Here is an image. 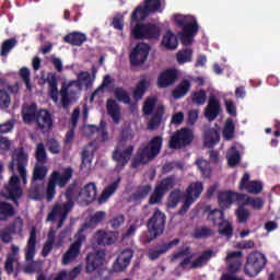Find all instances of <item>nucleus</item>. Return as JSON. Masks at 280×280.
<instances>
[{
	"label": "nucleus",
	"mask_w": 280,
	"mask_h": 280,
	"mask_svg": "<svg viewBox=\"0 0 280 280\" xmlns=\"http://www.w3.org/2000/svg\"><path fill=\"white\" fill-rule=\"evenodd\" d=\"M95 77L91 75L89 72H81L78 74L75 81H70L68 83H62L58 98V81H56V75L48 74L47 82L49 86V95L59 108H69L71 104H75L80 100V93L82 89H89L93 84Z\"/></svg>",
	"instance_id": "obj_1"
},
{
	"label": "nucleus",
	"mask_w": 280,
	"mask_h": 280,
	"mask_svg": "<svg viewBox=\"0 0 280 280\" xmlns=\"http://www.w3.org/2000/svg\"><path fill=\"white\" fill-rule=\"evenodd\" d=\"M27 155L23 149H16L12 155V161L9 164V170L12 172V176L9 180V185L4 188L2 196L4 198H10L11 200H16L23 196V189L19 185V174L22 178L24 185H27Z\"/></svg>",
	"instance_id": "obj_2"
},
{
	"label": "nucleus",
	"mask_w": 280,
	"mask_h": 280,
	"mask_svg": "<svg viewBox=\"0 0 280 280\" xmlns=\"http://www.w3.org/2000/svg\"><path fill=\"white\" fill-rule=\"evenodd\" d=\"M132 133L129 136H122L119 139L114 152L113 160L116 163V170H124L130 159H132V153L135 152V145H132Z\"/></svg>",
	"instance_id": "obj_3"
},
{
	"label": "nucleus",
	"mask_w": 280,
	"mask_h": 280,
	"mask_svg": "<svg viewBox=\"0 0 280 280\" xmlns=\"http://www.w3.org/2000/svg\"><path fill=\"white\" fill-rule=\"evenodd\" d=\"M174 21L179 27H184L179 34V39L186 47L194 44V36L198 34V22L194 15H174Z\"/></svg>",
	"instance_id": "obj_4"
},
{
	"label": "nucleus",
	"mask_w": 280,
	"mask_h": 280,
	"mask_svg": "<svg viewBox=\"0 0 280 280\" xmlns=\"http://www.w3.org/2000/svg\"><path fill=\"white\" fill-rule=\"evenodd\" d=\"M142 113L143 115H153L149 121V130H155L161 126L163 115H165V105L159 102L156 96H149L143 103Z\"/></svg>",
	"instance_id": "obj_5"
},
{
	"label": "nucleus",
	"mask_w": 280,
	"mask_h": 280,
	"mask_svg": "<svg viewBox=\"0 0 280 280\" xmlns=\"http://www.w3.org/2000/svg\"><path fill=\"white\" fill-rule=\"evenodd\" d=\"M72 209L73 199L71 198V191H67L60 196V202L54 206L51 213L47 218V222H59L58 229H60Z\"/></svg>",
	"instance_id": "obj_6"
},
{
	"label": "nucleus",
	"mask_w": 280,
	"mask_h": 280,
	"mask_svg": "<svg viewBox=\"0 0 280 280\" xmlns=\"http://www.w3.org/2000/svg\"><path fill=\"white\" fill-rule=\"evenodd\" d=\"M71 176H73V170L70 167L63 168L62 171H55L50 174L46 190V198L48 202H51L54 200V196H56V185L57 187H66L71 180Z\"/></svg>",
	"instance_id": "obj_7"
},
{
	"label": "nucleus",
	"mask_w": 280,
	"mask_h": 280,
	"mask_svg": "<svg viewBox=\"0 0 280 280\" xmlns=\"http://www.w3.org/2000/svg\"><path fill=\"white\" fill-rule=\"evenodd\" d=\"M49 168L45 165L36 164L33 173V182H32V189L30 194V198L32 200H40V198H45V188L43 184H38V180H43Z\"/></svg>",
	"instance_id": "obj_8"
},
{
	"label": "nucleus",
	"mask_w": 280,
	"mask_h": 280,
	"mask_svg": "<svg viewBox=\"0 0 280 280\" xmlns=\"http://www.w3.org/2000/svg\"><path fill=\"white\" fill-rule=\"evenodd\" d=\"M202 191H205V186L201 182H192L189 184L188 188L186 189V195L183 198V206L179 210V213L183 214L186 211H189V207L200 198L202 195Z\"/></svg>",
	"instance_id": "obj_9"
},
{
	"label": "nucleus",
	"mask_w": 280,
	"mask_h": 280,
	"mask_svg": "<svg viewBox=\"0 0 280 280\" xmlns=\"http://www.w3.org/2000/svg\"><path fill=\"white\" fill-rule=\"evenodd\" d=\"M163 138L158 136L151 139L147 147L140 148L138 151V159L140 163H148L149 161H152V159L161 152Z\"/></svg>",
	"instance_id": "obj_10"
},
{
	"label": "nucleus",
	"mask_w": 280,
	"mask_h": 280,
	"mask_svg": "<svg viewBox=\"0 0 280 280\" xmlns=\"http://www.w3.org/2000/svg\"><path fill=\"white\" fill-rule=\"evenodd\" d=\"M266 267V256L260 252L249 254L245 265V275L248 277H257Z\"/></svg>",
	"instance_id": "obj_11"
},
{
	"label": "nucleus",
	"mask_w": 280,
	"mask_h": 280,
	"mask_svg": "<svg viewBox=\"0 0 280 280\" xmlns=\"http://www.w3.org/2000/svg\"><path fill=\"white\" fill-rule=\"evenodd\" d=\"M208 220L214 226L219 228L220 235H224L225 237H231L233 235V226L229 221L224 220V212L222 210H212L208 215Z\"/></svg>",
	"instance_id": "obj_12"
},
{
	"label": "nucleus",
	"mask_w": 280,
	"mask_h": 280,
	"mask_svg": "<svg viewBox=\"0 0 280 280\" xmlns=\"http://www.w3.org/2000/svg\"><path fill=\"white\" fill-rule=\"evenodd\" d=\"M228 273L223 275L221 280H244L235 277V272L242 270V252H229L226 256Z\"/></svg>",
	"instance_id": "obj_13"
},
{
	"label": "nucleus",
	"mask_w": 280,
	"mask_h": 280,
	"mask_svg": "<svg viewBox=\"0 0 280 280\" xmlns=\"http://www.w3.org/2000/svg\"><path fill=\"white\" fill-rule=\"evenodd\" d=\"M131 36L137 39L159 38L161 36V26L154 24H137L131 28Z\"/></svg>",
	"instance_id": "obj_14"
},
{
	"label": "nucleus",
	"mask_w": 280,
	"mask_h": 280,
	"mask_svg": "<svg viewBox=\"0 0 280 280\" xmlns=\"http://www.w3.org/2000/svg\"><path fill=\"white\" fill-rule=\"evenodd\" d=\"M191 141H194V131L189 128H183L171 137L168 145L172 150H178L189 145Z\"/></svg>",
	"instance_id": "obj_15"
},
{
	"label": "nucleus",
	"mask_w": 280,
	"mask_h": 280,
	"mask_svg": "<svg viewBox=\"0 0 280 280\" xmlns=\"http://www.w3.org/2000/svg\"><path fill=\"white\" fill-rule=\"evenodd\" d=\"M86 240V236L82 234V232H78L74 236V243H72L69 247V249L63 254L61 264L63 266H69L72 261H75L78 259V256L80 255V248H82V242Z\"/></svg>",
	"instance_id": "obj_16"
},
{
	"label": "nucleus",
	"mask_w": 280,
	"mask_h": 280,
	"mask_svg": "<svg viewBox=\"0 0 280 280\" xmlns=\"http://www.w3.org/2000/svg\"><path fill=\"white\" fill-rule=\"evenodd\" d=\"M176 185V180L174 177H167L163 179L158 186L155 187L153 194L151 195L149 199L150 205H159L161 200H163V196L167 194L168 189H172Z\"/></svg>",
	"instance_id": "obj_17"
},
{
	"label": "nucleus",
	"mask_w": 280,
	"mask_h": 280,
	"mask_svg": "<svg viewBox=\"0 0 280 280\" xmlns=\"http://www.w3.org/2000/svg\"><path fill=\"white\" fill-rule=\"evenodd\" d=\"M165 229V214L161 210H155L148 223V231L152 237H156L163 233Z\"/></svg>",
	"instance_id": "obj_18"
},
{
	"label": "nucleus",
	"mask_w": 280,
	"mask_h": 280,
	"mask_svg": "<svg viewBox=\"0 0 280 280\" xmlns=\"http://www.w3.org/2000/svg\"><path fill=\"white\" fill-rule=\"evenodd\" d=\"M222 113V105L220 98L214 94H211L208 100V105L205 108L203 115L208 121H215Z\"/></svg>",
	"instance_id": "obj_19"
},
{
	"label": "nucleus",
	"mask_w": 280,
	"mask_h": 280,
	"mask_svg": "<svg viewBox=\"0 0 280 280\" xmlns=\"http://www.w3.org/2000/svg\"><path fill=\"white\" fill-rule=\"evenodd\" d=\"M150 54V46L145 43H139L130 54V62L136 67L139 65H143L145 60H148V56Z\"/></svg>",
	"instance_id": "obj_20"
},
{
	"label": "nucleus",
	"mask_w": 280,
	"mask_h": 280,
	"mask_svg": "<svg viewBox=\"0 0 280 280\" xmlns=\"http://www.w3.org/2000/svg\"><path fill=\"white\" fill-rule=\"evenodd\" d=\"M240 189L247 191L248 194H253L257 196V194H261L264 190V184L259 180L250 182V174L245 173L240 183Z\"/></svg>",
	"instance_id": "obj_21"
},
{
	"label": "nucleus",
	"mask_w": 280,
	"mask_h": 280,
	"mask_svg": "<svg viewBox=\"0 0 280 280\" xmlns=\"http://www.w3.org/2000/svg\"><path fill=\"white\" fill-rule=\"evenodd\" d=\"M95 198H97V186L95 183H89L79 192L78 201L81 205H90Z\"/></svg>",
	"instance_id": "obj_22"
},
{
	"label": "nucleus",
	"mask_w": 280,
	"mask_h": 280,
	"mask_svg": "<svg viewBox=\"0 0 280 280\" xmlns=\"http://www.w3.org/2000/svg\"><path fill=\"white\" fill-rule=\"evenodd\" d=\"M105 257L106 254H104V252H96L94 254L88 255V261L85 266V271L88 272V275L95 272L97 268L104 266Z\"/></svg>",
	"instance_id": "obj_23"
},
{
	"label": "nucleus",
	"mask_w": 280,
	"mask_h": 280,
	"mask_svg": "<svg viewBox=\"0 0 280 280\" xmlns=\"http://www.w3.org/2000/svg\"><path fill=\"white\" fill-rule=\"evenodd\" d=\"M35 119L37 127L39 128V130H42V132H49V130L54 126V119L51 118V114H49L47 109H40L37 113Z\"/></svg>",
	"instance_id": "obj_24"
},
{
	"label": "nucleus",
	"mask_w": 280,
	"mask_h": 280,
	"mask_svg": "<svg viewBox=\"0 0 280 280\" xmlns=\"http://www.w3.org/2000/svg\"><path fill=\"white\" fill-rule=\"evenodd\" d=\"M133 253L131 249H125L118 254L117 260L114 262V271L115 272H124L128 266H130V261L132 259Z\"/></svg>",
	"instance_id": "obj_25"
},
{
	"label": "nucleus",
	"mask_w": 280,
	"mask_h": 280,
	"mask_svg": "<svg viewBox=\"0 0 280 280\" xmlns=\"http://www.w3.org/2000/svg\"><path fill=\"white\" fill-rule=\"evenodd\" d=\"M233 202H240V205H242V195L231 190L220 192L219 205L221 209H229Z\"/></svg>",
	"instance_id": "obj_26"
},
{
	"label": "nucleus",
	"mask_w": 280,
	"mask_h": 280,
	"mask_svg": "<svg viewBox=\"0 0 280 280\" xmlns=\"http://www.w3.org/2000/svg\"><path fill=\"white\" fill-rule=\"evenodd\" d=\"M191 259H194V254L188 247L179 249L172 257V261L178 264L182 268H187L191 264Z\"/></svg>",
	"instance_id": "obj_27"
},
{
	"label": "nucleus",
	"mask_w": 280,
	"mask_h": 280,
	"mask_svg": "<svg viewBox=\"0 0 280 280\" xmlns=\"http://www.w3.org/2000/svg\"><path fill=\"white\" fill-rule=\"evenodd\" d=\"M93 240H94V242H96V244H100L102 246H108V245L115 244V242H117V233L105 232L103 230H100L95 233Z\"/></svg>",
	"instance_id": "obj_28"
},
{
	"label": "nucleus",
	"mask_w": 280,
	"mask_h": 280,
	"mask_svg": "<svg viewBox=\"0 0 280 280\" xmlns=\"http://www.w3.org/2000/svg\"><path fill=\"white\" fill-rule=\"evenodd\" d=\"M107 113L114 121V124H121V119H124V115L121 114V107H119V104H117V101L110 98L107 101Z\"/></svg>",
	"instance_id": "obj_29"
},
{
	"label": "nucleus",
	"mask_w": 280,
	"mask_h": 280,
	"mask_svg": "<svg viewBox=\"0 0 280 280\" xmlns=\"http://www.w3.org/2000/svg\"><path fill=\"white\" fill-rule=\"evenodd\" d=\"M95 132H97V135L102 141H108V132L106 131V122H101V126L98 128L93 125H85L83 127V133L86 137H91V135H95Z\"/></svg>",
	"instance_id": "obj_30"
},
{
	"label": "nucleus",
	"mask_w": 280,
	"mask_h": 280,
	"mask_svg": "<svg viewBox=\"0 0 280 280\" xmlns=\"http://www.w3.org/2000/svg\"><path fill=\"white\" fill-rule=\"evenodd\" d=\"M19 253H21V248L16 245H11V250L7 256V260L4 264V268L8 275H12L14 272V264L19 261Z\"/></svg>",
	"instance_id": "obj_31"
},
{
	"label": "nucleus",
	"mask_w": 280,
	"mask_h": 280,
	"mask_svg": "<svg viewBox=\"0 0 280 280\" xmlns=\"http://www.w3.org/2000/svg\"><path fill=\"white\" fill-rule=\"evenodd\" d=\"M176 82V71L175 70H165L158 77V86L159 89H167Z\"/></svg>",
	"instance_id": "obj_32"
},
{
	"label": "nucleus",
	"mask_w": 280,
	"mask_h": 280,
	"mask_svg": "<svg viewBox=\"0 0 280 280\" xmlns=\"http://www.w3.org/2000/svg\"><path fill=\"white\" fill-rule=\"evenodd\" d=\"M179 241L178 240H174L173 242L162 245L160 247H156L154 249H150L148 255H149V259H151L152 261H154V259H159V257H161V255H163V253H167V250H170V248H173V246H178Z\"/></svg>",
	"instance_id": "obj_33"
},
{
	"label": "nucleus",
	"mask_w": 280,
	"mask_h": 280,
	"mask_svg": "<svg viewBox=\"0 0 280 280\" xmlns=\"http://www.w3.org/2000/svg\"><path fill=\"white\" fill-rule=\"evenodd\" d=\"M36 255V230H32L30 238L25 248V259L26 261H32Z\"/></svg>",
	"instance_id": "obj_34"
},
{
	"label": "nucleus",
	"mask_w": 280,
	"mask_h": 280,
	"mask_svg": "<svg viewBox=\"0 0 280 280\" xmlns=\"http://www.w3.org/2000/svg\"><path fill=\"white\" fill-rule=\"evenodd\" d=\"M191 89V82L187 79H184L172 92V95L175 100H180L185 97L189 90Z\"/></svg>",
	"instance_id": "obj_35"
},
{
	"label": "nucleus",
	"mask_w": 280,
	"mask_h": 280,
	"mask_svg": "<svg viewBox=\"0 0 280 280\" xmlns=\"http://www.w3.org/2000/svg\"><path fill=\"white\" fill-rule=\"evenodd\" d=\"M241 205H249L253 209H264V199L259 197H250L248 195H241Z\"/></svg>",
	"instance_id": "obj_36"
},
{
	"label": "nucleus",
	"mask_w": 280,
	"mask_h": 280,
	"mask_svg": "<svg viewBox=\"0 0 280 280\" xmlns=\"http://www.w3.org/2000/svg\"><path fill=\"white\" fill-rule=\"evenodd\" d=\"M105 218H106V212L104 211L95 212L94 214L91 215L90 221L83 224V226L79 230V232H81V234H84V231H86V229H91L96 224H100V222H102V220H104Z\"/></svg>",
	"instance_id": "obj_37"
},
{
	"label": "nucleus",
	"mask_w": 280,
	"mask_h": 280,
	"mask_svg": "<svg viewBox=\"0 0 280 280\" xmlns=\"http://www.w3.org/2000/svg\"><path fill=\"white\" fill-rule=\"evenodd\" d=\"M22 117L25 124H32L36 120V104L24 105L22 108Z\"/></svg>",
	"instance_id": "obj_38"
},
{
	"label": "nucleus",
	"mask_w": 280,
	"mask_h": 280,
	"mask_svg": "<svg viewBox=\"0 0 280 280\" xmlns=\"http://www.w3.org/2000/svg\"><path fill=\"white\" fill-rule=\"evenodd\" d=\"M120 182H121V179L117 178L112 184H109L107 187H105L104 191L102 192V195L98 199L100 205H103V202H105L109 196H113V194H115V191H117V187H119Z\"/></svg>",
	"instance_id": "obj_39"
},
{
	"label": "nucleus",
	"mask_w": 280,
	"mask_h": 280,
	"mask_svg": "<svg viewBox=\"0 0 280 280\" xmlns=\"http://www.w3.org/2000/svg\"><path fill=\"white\" fill-rule=\"evenodd\" d=\"M148 86H150V79L142 78L133 90L135 100H141V97L145 95V91H148Z\"/></svg>",
	"instance_id": "obj_40"
},
{
	"label": "nucleus",
	"mask_w": 280,
	"mask_h": 280,
	"mask_svg": "<svg viewBox=\"0 0 280 280\" xmlns=\"http://www.w3.org/2000/svg\"><path fill=\"white\" fill-rule=\"evenodd\" d=\"M162 45L166 47V49H176L178 47V39L172 31H168L163 35Z\"/></svg>",
	"instance_id": "obj_41"
},
{
	"label": "nucleus",
	"mask_w": 280,
	"mask_h": 280,
	"mask_svg": "<svg viewBox=\"0 0 280 280\" xmlns=\"http://www.w3.org/2000/svg\"><path fill=\"white\" fill-rule=\"evenodd\" d=\"M220 142V133L215 129H209L205 135L206 148H213L215 143Z\"/></svg>",
	"instance_id": "obj_42"
},
{
	"label": "nucleus",
	"mask_w": 280,
	"mask_h": 280,
	"mask_svg": "<svg viewBox=\"0 0 280 280\" xmlns=\"http://www.w3.org/2000/svg\"><path fill=\"white\" fill-rule=\"evenodd\" d=\"M65 42L70 45H82L86 42V35L84 33L74 32L65 36Z\"/></svg>",
	"instance_id": "obj_43"
},
{
	"label": "nucleus",
	"mask_w": 280,
	"mask_h": 280,
	"mask_svg": "<svg viewBox=\"0 0 280 280\" xmlns=\"http://www.w3.org/2000/svg\"><path fill=\"white\" fill-rule=\"evenodd\" d=\"M228 164L230 167H235L240 163V151L237 144H233L226 153Z\"/></svg>",
	"instance_id": "obj_44"
},
{
	"label": "nucleus",
	"mask_w": 280,
	"mask_h": 280,
	"mask_svg": "<svg viewBox=\"0 0 280 280\" xmlns=\"http://www.w3.org/2000/svg\"><path fill=\"white\" fill-rule=\"evenodd\" d=\"M177 62L178 65H185L187 62H191L194 59V50L191 48H185L177 52Z\"/></svg>",
	"instance_id": "obj_45"
},
{
	"label": "nucleus",
	"mask_w": 280,
	"mask_h": 280,
	"mask_svg": "<svg viewBox=\"0 0 280 280\" xmlns=\"http://www.w3.org/2000/svg\"><path fill=\"white\" fill-rule=\"evenodd\" d=\"M148 14H150V12L144 5L136 8L131 14V25L135 24V21H144L148 19Z\"/></svg>",
	"instance_id": "obj_46"
},
{
	"label": "nucleus",
	"mask_w": 280,
	"mask_h": 280,
	"mask_svg": "<svg viewBox=\"0 0 280 280\" xmlns=\"http://www.w3.org/2000/svg\"><path fill=\"white\" fill-rule=\"evenodd\" d=\"M14 215V208L10 203L0 201V220L5 221Z\"/></svg>",
	"instance_id": "obj_47"
},
{
	"label": "nucleus",
	"mask_w": 280,
	"mask_h": 280,
	"mask_svg": "<svg viewBox=\"0 0 280 280\" xmlns=\"http://www.w3.org/2000/svg\"><path fill=\"white\" fill-rule=\"evenodd\" d=\"M95 152V145L89 144L84 148L82 152V167L85 165H91V161H93V154Z\"/></svg>",
	"instance_id": "obj_48"
},
{
	"label": "nucleus",
	"mask_w": 280,
	"mask_h": 280,
	"mask_svg": "<svg viewBox=\"0 0 280 280\" xmlns=\"http://www.w3.org/2000/svg\"><path fill=\"white\" fill-rule=\"evenodd\" d=\"M223 137L226 141H231L235 137V122L233 119L229 118L223 128Z\"/></svg>",
	"instance_id": "obj_49"
},
{
	"label": "nucleus",
	"mask_w": 280,
	"mask_h": 280,
	"mask_svg": "<svg viewBox=\"0 0 280 280\" xmlns=\"http://www.w3.org/2000/svg\"><path fill=\"white\" fill-rule=\"evenodd\" d=\"M196 165L198 170L201 172V176L203 178L211 177V166L209 165V162L207 160H198L196 162Z\"/></svg>",
	"instance_id": "obj_50"
},
{
	"label": "nucleus",
	"mask_w": 280,
	"mask_h": 280,
	"mask_svg": "<svg viewBox=\"0 0 280 280\" xmlns=\"http://www.w3.org/2000/svg\"><path fill=\"white\" fill-rule=\"evenodd\" d=\"M144 8L148 12H163V2L161 0H145Z\"/></svg>",
	"instance_id": "obj_51"
},
{
	"label": "nucleus",
	"mask_w": 280,
	"mask_h": 280,
	"mask_svg": "<svg viewBox=\"0 0 280 280\" xmlns=\"http://www.w3.org/2000/svg\"><path fill=\"white\" fill-rule=\"evenodd\" d=\"M56 235V232H54V229H50L48 233V240L44 245V248L42 250L43 257H47L51 253V249L54 248V237Z\"/></svg>",
	"instance_id": "obj_52"
},
{
	"label": "nucleus",
	"mask_w": 280,
	"mask_h": 280,
	"mask_svg": "<svg viewBox=\"0 0 280 280\" xmlns=\"http://www.w3.org/2000/svg\"><path fill=\"white\" fill-rule=\"evenodd\" d=\"M150 191H152V186L150 184L141 185L133 195V199L143 200V198H148V194H150Z\"/></svg>",
	"instance_id": "obj_53"
},
{
	"label": "nucleus",
	"mask_w": 280,
	"mask_h": 280,
	"mask_svg": "<svg viewBox=\"0 0 280 280\" xmlns=\"http://www.w3.org/2000/svg\"><path fill=\"white\" fill-rule=\"evenodd\" d=\"M212 255L213 252L211 250L203 252L201 256L191 264V268H200L201 266H205V264L211 259Z\"/></svg>",
	"instance_id": "obj_54"
},
{
	"label": "nucleus",
	"mask_w": 280,
	"mask_h": 280,
	"mask_svg": "<svg viewBox=\"0 0 280 280\" xmlns=\"http://www.w3.org/2000/svg\"><path fill=\"white\" fill-rule=\"evenodd\" d=\"M43 269V262L42 261H27L26 266L24 267V272L26 275H32L34 272H40Z\"/></svg>",
	"instance_id": "obj_55"
},
{
	"label": "nucleus",
	"mask_w": 280,
	"mask_h": 280,
	"mask_svg": "<svg viewBox=\"0 0 280 280\" xmlns=\"http://www.w3.org/2000/svg\"><path fill=\"white\" fill-rule=\"evenodd\" d=\"M180 198H183V192H180V190L173 191L167 199V207L174 209L180 201Z\"/></svg>",
	"instance_id": "obj_56"
},
{
	"label": "nucleus",
	"mask_w": 280,
	"mask_h": 280,
	"mask_svg": "<svg viewBox=\"0 0 280 280\" xmlns=\"http://www.w3.org/2000/svg\"><path fill=\"white\" fill-rule=\"evenodd\" d=\"M35 156L38 162L37 164L47 163V151H45V145L43 143L37 144Z\"/></svg>",
	"instance_id": "obj_57"
},
{
	"label": "nucleus",
	"mask_w": 280,
	"mask_h": 280,
	"mask_svg": "<svg viewBox=\"0 0 280 280\" xmlns=\"http://www.w3.org/2000/svg\"><path fill=\"white\" fill-rule=\"evenodd\" d=\"M235 213L241 224H244V222H248V218H250V211L243 206H240Z\"/></svg>",
	"instance_id": "obj_58"
},
{
	"label": "nucleus",
	"mask_w": 280,
	"mask_h": 280,
	"mask_svg": "<svg viewBox=\"0 0 280 280\" xmlns=\"http://www.w3.org/2000/svg\"><path fill=\"white\" fill-rule=\"evenodd\" d=\"M114 95L118 102H122V104H130V95H128V92L121 88H117L114 91Z\"/></svg>",
	"instance_id": "obj_59"
},
{
	"label": "nucleus",
	"mask_w": 280,
	"mask_h": 280,
	"mask_svg": "<svg viewBox=\"0 0 280 280\" xmlns=\"http://www.w3.org/2000/svg\"><path fill=\"white\" fill-rule=\"evenodd\" d=\"M192 102L198 106H202L207 102V92L205 90H199L192 93Z\"/></svg>",
	"instance_id": "obj_60"
},
{
	"label": "nucleus",
	"mask_w": 280,
	"mask_h": 280,
	"mask_svg": "<svg viewBox=\"0 0 280 280\" xmlns=\"http://www.w3.org/2000/svg\"><path fill=\"white\" fill-rule=\"evenodd\" d=\"M20 78L23 80L27 91H32L33 86L32 83L30 81V69L23 67L20 69Z\"/></svg>",
	"instance_id": "obj_61"
},
{
	"label": "nucleus",
	"mask_w": 280,
	"mask_h": 280,
	"mask_svg": "<svg viewBox=\"0 0 280 280\" xmlns=\"http://www.w3.org/2000/svg\"><path fill=\"white\" fill-rule=\"evenodd\" d=\"M10 102V94L5 90H0V108H9Z\"/></svg>",
	"instance_id": "obj_62"
},
{
	"label": "nucleus",
	"mask_w": 280,
	"mask_h": 280,
	"mask_svg": "<svg viewBox=\"0 0 280 280\" xmlns=\"http://www.w3.org/2000/svg\"><path fill=\"white\" fill-rule=\"evenodd\" d=\"M16 45V40L14 39H8L2 44L1 47V56H5L7 54H10V50Z\"/></svg>",
	"instance_id": "obj_63"
},
{
	"label": "nucleus",
	"mask_w": 280,
	"mask_h": 280,
	"mask_svg": "<svg viewBox=\"0 0 280 280\" xmlns=\"http://www.w3.org/2000/svg\"><path fill=\"white\" fill-rule=\"evenodd\" d=\"M16 45V40L14 39H8L2 44L1 47V56H5L7 54H10V50Z\"/></svg>",
	"instance_id": "obj_64"
}]
</instances>
